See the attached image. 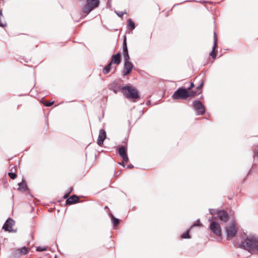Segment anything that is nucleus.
Returning <instances> with one entry per match:
<instances>
[{
  "mask_svg": "<svg viewBox=\"0 0 258 258\" xmlns=\"http://www.w3.org/2000/svg\"><path fill=\"white\" fill-rule=\"evenodd\" d=\"M120 90L122 91L123 94L126 98L133 102H136L137 100L140 97L138 90L131 86H124L120 88Z\"/></svg>",
  "mask_w": 258,
  "mask_h": 258,
  "instance_id": "nucleus-1",
  "label": "nucleus"
},
{
  "mask_svg": "<svg viewBox=\"0 0 258 258\" xmlns=\"http://www.w3.org/2000/svg\"><path fill=\"white\" fill-rule=\"evenodd\" d=\"M241 246L248 251L256 249L258 246V238L254 236L248 237L242 242Z\"/></svg>",
  "mask_w": 258,
  "mask_h": 258,
  "instance_id": "nucleus-2",
  "label": "nucleus"
},
{
  "mask_svg": "<svg viewBox=\"0 0 258 258\" xmlns=\"http://www.w3.org/2000/svg\"><path fill=\"white\" fill-rule=\"evenodd\" d=\"M99 4V0H86V5L82 8V12L88 15L92 11L98 8Z\"/></svg>",
  "mask_w": 258,
  "mask_h": 258,
  "instance_id": "nucleus-3",
  "label": "nucleus"
},
{
  "mask_svg": "<svg viewBox=\"0 0 258 258\" xmlns=\"http://www.w3.org/2000/svg\"><path fill=\"white\" fill-rule=\"evenodd\" d=\"M192 106L197 115H203L206 112L205 106L199 100H195L192 103Z\"/></svg>",
  "mask_w": 258,
  "mask_h": 258,
  "instance_id": "nucleus-4",
  "label": "nucleus"
},
{
  "mask_svg": "<svg viewBox=\"0 0 258 258\" xmlns=\"http://www.w3.org/2000/svg\"><path fill=\"white\" fill-rule=\"evenodd\" d=\"M238 230L237 224L233 222L229 224L226 228V231L227 233V239L230 240L235 236Z\"/></svg>",
  "mask_w": 258,
  "mask_h": 258,
  "instance_id": "nucleus-5",
  "label": "nucleus"
},
{
  "mask_svg": "<svg viewBox=\"0 0 258 258\" xmlns=\"http://www.w3.org/2000/svg\"><path fill=\"white\" fill-rule=\"evenodd\" d=\"M173 99L185 100L186 99V88L181 87L178 88L173 94Z\"/></svg>",
  "mask_w": 258,
  "mask_h": 258,
  "instance_id": "nucleus-6",
  "label": "nucleus"
},
{
  "mask_svg": "<svg viewBox=\"0 0 258 258\" xmlns=\"http://www.w3.org/2000/svg\"><path fill=\"white\" fill-rule=\"evenodd\" d=\"M209 228L211 232L217 236H221L222 235V230L219 223L215 220L212 221Z\"/></svg>",
  "mask_w": 258,
  "mask_h": 258,
  "instance_id": "nucleus-7",
  "label": "nucleus"
},
{
  "mask_svg": "<svg viewBox=\"0 0 258 258\" xmlns=\"http://www.w3.org/2000/svg\"><path fill=\"white\" fill-rule=\"evenodd\" d=\"M217 215V217H213V219L214 220H219L221 222L226 223L229 220V215L225 211H219L216 213Z\"/></svg>",
  "mask_w": 258,
  "mask_h": 258,
  "instance_id": "nucleus-8",
  "label": "nucleus"
},
{
  "mask_svg": "<svg viewBox=\"0 0 258 258\" xmlns=\"http://www.w3.org/2000/svg\"><path fill=\"white\" fill-rule=\"evenodd\" d=\"M122 55L124 60V62L130 61V57L128 54L126 42V37L125 35L123 36V40L122 43Z\"/></svg>",
  "mask_w": 258,
  "mask_h": 258,
  "instance_id": "nucleus-9",
  "label": "nucleus"
},
{
  "mask_svg": "<svg viewBox=\"0 0 258 258\" xmlns=\"http://www.w3.org/2000/svg\"><path fill=\"white\" fill-rule=\"evenodd\" d=\"M134 68L133 63L131 61L124 62L121 74L123 77L127 76L132 71Z\"/></svg>",
  "mask_w": 258,
  "mask_h": 258,
  "instance_id": "nucleus-10",
  "label": "nucleus"
},
{
  "mask_svg": "<svg viewBox=\"0 0 258 258\" xmlns=\"http://www.w3.org/2000/svg\"><path fill=\"white\" fill-rule=\"evenodd\" d=\"M118 154L122 158V161H128V158L127 155V148L124 146H121L118 149Z\"/></svg>",
  "mask_w": 258,
  "mask_h": 258,
  "instance_id": "nucleus-11",
  "label": "nucleus"
},
{
  "mask_svg": "<svg viewBox=\"0 0 258 258\" xmlns=\"http://www.w3.org/2000/svg\"><path fill=\"white\" fill-rule=\"evenodd\" d=\"M14 224L15 221L12 219L9 218L6 221L3 225V229L6 231L12 232V227Z\"/></svg>",
  "mask_w": 258,
  "mask_h": 258,
  "instance_id": "nucleus-12",
  "label": "nucleus"
},
{
  "mask_svg": "<svg viewBox=\"0 0 258 258\" xmlns=\"http://www.w3.org/2000/svg\"><path fill=\"white\" fill-rule=\"evenodd\" d=\"M106 138V133L104 129L99 131V136L97 139V144L100 146L103 144L104 141Z\"/></svg>",
  "mask_w": 258,
  "mask_h": 258,
  "instance_id": "nucleus-13",
  "label": "nucleus"
},
{
  "mask_svg": "<svg viewBox=\"0 0 258 258\" xmlns=\"http://www.w3.org/2000/svg\"><path fill=\"white\" fill-rule=\"evenodd\" d=\"M217 41L218 38L215 32H214V44L213 46V49L210 53V55L212 57L213 59H215L217 56V52H214V50L216 49L217 47Z\"/></svg>",
  "mask_w": 258,
  "mask_h": 258,
  "instance_id": "nucleus-14",
  "label": "nucleus"
},
{
  "mask_svg": "<svg viewBox=\"0 0 258 258\" xmlns=\"http://www.w3.org/2000/svg\"><path fill=\"white\" fill-rule=\"evenodd\" d=\"M110 62L112 64H116L117 65L120 64L121 62L120 52H117V53L112 55Z\"/></svg>",
  "mask_w": 258,
  "mask_h": 258,
  "instance_id": "nucleus-15",
  "label": "nucleus"
},
{
  "mask_svg": "<svg viewBox=\"0 0 258 258\" xmlns=\"http://www.w3.org/2000/svg\"><path fill=\"white\" fill-rule=\"evenodd\" d=\"M122 82L121 79H118L112 82L108 86V89H119L122 87L120 86V83Z\"/></svg>",
  "mask_w": 258,
  "mask_h": 258,
  "instance_id": "nucleus-16",
  "label": "nucleus"
},
{
  "mask_svg": "<svg viewBox=\"0 0 258 258\" xmlns=\"http://www.w3.org/2000/svg\"><path fill=\"white\" fill-rule=\"evenodd\" d=\"M79 198L78 196L74 195L67 199L66 204L72 205L76 203L79 202Z\"/></svg>",
  "mask_w": 258,
  "mask_h": 258,
  "instance_id": "nucleus-17",
  "label": "nucleus"
},
{
  "mask_svg": "<svg viewBox=\"0 0 258 258\" xmlns=\"http://www.w3.org/2000/svg\"><path fill=\"white\" fill-rule=\"evenodd\" d=\"M201 93V92H197L196 91H187L186 89V98L188 97H194L197 95H198Z\"/></svg>",
  "mask_w": 258,
  "mask_h": 258,
  "instance_id": "nucleus-18",
  "label": "nucleus"
},
{
  "mask_svg": "<svg viewBox=\"0 0 258 258\" xmlns=\"http://www.w3.org/2000/svg\"><path fill=\"white\" fill-rule=\"evenodd\" d=\"M18 253L20 255H24L27 254L29 251V249L26 247H23L17 250Z\"/></svg>",
  "mask_w": 258,
  "mask_h": 258,
  "instance_id": "nucleus-19",
  "label": "nucleus"
},
{
  "mask_svg": "<svg viewBox=\"0 0 258 258\" xmlns=\"http://www.w3.org/2000/svg\"><path fill=\"white\" fill-rule=\"evenodd\" d=\"M127 26L132 30H134L136 28L135 23L131 19L127 20Z\"/></svg>",
  "mask_w": 258,
  "mask_h": 258,
  "instance_id": "nucleus-20",
  "label": "nucleus"
},
{
  "mask_svg": "<svg viewBox=\"0 0 258 258\" xmlns=\"http://www.w3.org/2000/svg\"><path fill=\"white\" fill-rule=\"evenodd\" d=\"M112 65V64L109 62L108 64L104 67L103 70V72L105 75L108 74L110 72Z\"/></svg>",
  "mask_w": 258,
  "mask_h": 258,
  "instance_id": "nucleus-21",
  "label": "nucleus"
},
{
  "mask_svg": "<svg viewBox=\"0 0 258 258\" xmlns=\"http://www.w3.org/2000/svg\"><path fill=\"white\" fill-rule=\"evenodd\" d=\"M120 165L124 168L127 169H132L134 166L131 164V162H118Z\"/></svg>",
  "mask_w": 258,
  "mask_h": 258,
  "instance_id": "nucleus-22",
  "label": "nucleus"
},
{
  "mask_svg": "<svg viewBox=\"0 0 258 258\" xmlns=\"http://www.w3.org/2000/svg\"><path fill=\"white\" fill-rule=\"evenodd\" d=\"M19 189L26 191L27 189V184L25 181H22V182L19 183Z\"/></svg>",
  "mask_w": 258,
  "mask_h": 258,
  "instance_id": "nucleus-23",
  "label": "nucleus"
},
{
  "mask_svg": "<svg viewBox=\"0 0 258 258\" xmlns=\"http://www.w3.org/2000/svg\"><path fill=\"white\" fill-rule=\"evenodd\" d=\"M110 216L113 225L117 226L119 224V220L115 218L112 214H110Z\"/></svg>",
  "mask_w": 258,
  "mask_h": 258,
  "instance_id": "nucleus-24",
  "label": "nucleus"
},
{
  "mask_svg": "<svg viewBox=\"0 0 258 258\" xmlns=\"http://www.w3.org/2000/svg\"><path fill=\"white\" fill-rule=\"evenodd\" d=\"M204 84V80L203 79H201L199 81V84L196 87V89L198 90H201L203 87Z\"/></svg>",
  "mask_w": 258,
  "mask_h": 258,
  "instance_id": "nucleus-25",
  "label": "nucleus"
},
{
  "mask_svg": "<svg viewBox=\"0 0 258 258\" xmlns=\"http://www.w3.org/2000/svg\"><path fill=\"white\" fill-rule=\"evenodd\" d=\"M181 238H183V239H185V238H190V236L189 235V231L188 230L186 232L183 233L181 235Z\"/></svg>",
  "mask_w": 258,
  "mask_h": 258,
  "instance_id": "nucleus-26",
  "label": "nucleus"
},
{
  "mask_svg": "<svg viewBox=\"0 0 258 258\" xmlns=\"http://www.w3.org/2000/svg\"><path fill=\"white\" fill-rule=\"evenodd\" d=\"M115 13L119 17H122L123 16L124 14L126 13V12L125 11H124V12H122V11H119V12H118L117 11H115Z\"/></svg>",
  "mask_w": 258,
  "mask_h": 258,
  "instance_id": "nucleus-27",
  "label": "nucleus"
},
{
  "mask_svg": "<svg viewBox=\"0 0 258 258\" xmlns=\"http://www.w3.org/2000/svg\"><path fill=\"white\" fill-rule=\"evenodd\" d=\"M8 174L10 177L13 179H15L17 177V174L15 172H9Z\"/></svg>",
  "mask_w": 258,
  "mask_h": 258,
  "instance_id": "nucleus-28",
  "label": "nucleus"
},
{
  "mask_svg": "<svg viewBox=\"0 0 258 258\" xmlns=\"http://www.w3.org/2000/svg\"><path fill=\"white\" fill-rule=\"evenodd\" d=\"M54 101H48L45 102L44 104L45 106L50 107L53 105Z\"/></svg>",
  "mask_w": 258,
  "mask_h": 258,
  "instance_id": "nucleus-29",
  "label": "nucleus"
},
{
  "mask_svg": "<svg viewBox=\"0 0 258 258\" xmlns=\"http://www.w3.org/2000/svg\"><path fill=\"white\" fill-rule=\"evenodd\" d=\"M10 167H11V172H13V171L16 172V168L14 164H11Z\"/></svg>",
  "mask_w": 258,
  "mask_h": 258,
  "instance_id": "nucleus-30",
  "label": "nucleus"
},
{
  "mask_svg": "<svg viewBox=\"0 0 258 258\" xmlns=\"http://www.w3.org/2000/svg\"><path fill=\"white\" fill-rule=\"evenodd\" d=\"M47 249L46 247H37L36 250L38 251H43Z\"/></svg>",
  "mask_w": 258,
  "mask_h": 258,
  "instance_id": "nucleus-31",
  "label": "nucleus"
},
{
  "mask_svg": "<svg viewBox=\"0 0 258 258\" xmlns=\"http://www.w3.org/2000/svg\"><path fill=\"white\" fill-rule=\"evenodd\" d=\"M195 87V84L194 82H190L189 86L186 88L187 89V91L190 90L192 88H193Z\"/></svg>",
  "mask_w": 258,
  "mask_h": 258,
  "instance_id": "nucleus-32",
  "label": "nucleus"
},
{
  "mask_svg": "<svg viewBox=\"0 0 258 258\" xmlns=\"http://www.w3.org/2000/svg\"><path fill=\"white\" fill-rule=\"evenodd\" d=\"M109 90L113 91V92L115 94H117L118 91H121V90H119V89H109Z\"/></svg>",
  "mask_w": 258,
  "mask_h": 258,
  "instance_id": "nucleus-33",
  "label": "nucleus"
},
{
  "mask_svg": "<svg viewBox=\"0 0 258 258\" xmlns=\"http://www.w3.org/2000/svg\"><path fill=\"white\" fill-rule=\"evenodd\" d=\"M254 161L258 160V152H255L253 155Z\"/></svg>",
  "mask_w": 258,
  "mask_h": 258,
  "instance_id": "nucleus-34",
  "label": "nucleus"
},
{
  "mask_svg": "<svg viewBox=\"0 0 258 258\" xmlns=\"http://www.w3.org/2000/svg\"><path fill=\"white\" fill-rule=\"evenodd\" d=\"M72 190V189L69 192L63 196V198L68 199L69 198V195H70V193L71 192Z\"/></svg>",
  "mask_w": 258,
  "mask_h": 258,
  "instance_id": "nucleus-35",
  "label": "nucleus"
},
{
  "mask_svg": "<svg viewBox=\"0 0 258 258\" xmlns=\"http://www.w3.org/2000/svg\"><path fill=\"white\" fill-rule=\"evenodd\" d=\"M3 16V15L2 10H0V17Z\"/></svg>",
  "mask_w": 258,
  "mask_h": 258,
  "instance_id": "nucleus-36",
  "label": "nucleus"
},
{
  "mask_svg": "<svg viewBox=\"0 0 258 258\" xmlns=\"http://www.w3.org/2000/svg\"><path fill=\"white\" fill-rule=\"evenodd\" d=\"M178 5H179V4H175V5L173 6V8L175 7L176 6H178Z\"/></svg>",
  "mask_w": 258,
  "mask_h": 258,
  "instance_id": "nucleus-37",
  "label": "nucleus"
},
{
  "mask_svg": "<svg viewBox=\"0 0 258 258\" xmlns=\"http://www.w3.org/2000/svg\"><path fill=\"white\" fill-rule=\"evenodd\" d=\"M110 1H111V0H108V1L107 3V5H108V4L110 3Z\"/></svg>",
  "mask_w": 258,
  "mask_h": 258,
  "instance_id": "nucleus-38",
  "label": "nucleus"
},
{
  "mask_svg": "<svg viewBox=\"0 0 258 258\" xmlns=\"http://www.w3.org/2000/svg\"><path fill=\"white\" fill-rule=\"evenodd\" d=\"M108 209V207L106 206V207H105V209Z\"/></svg>",
  "mask_w": 258,
  "mask_h": 258,
  "instance_id": "nucleus-39",
  "label": "nucleus"
},
{
  "mask_svg": "<svg viewBox=\"0 0 258 258\" xmlns=\"http://www.w3.org/2000/svg\"><path fill=\"white\" fill-rule=\"evenodd\" d=\"M186 2V1H183V2H181L180 4H182V3H185V2Z\"/></svg>",
  "mask_w": 258,
  "mask_h": 258,
  "instance_id": "nucleus-40",
  "label": "nucleus"
},
{
  "mask_svg": "<svg viewBox=\"0 0 258 258\" xmlns=\"http://www.w3.org/2000/svg\"><path fill=\"white\" fill-rule=\"evenodd\" d=\"M256 249H258V246H257V247L256 248Z\"/></svg>",
  "mask_w": 258,
  "mask_h": 258,
  "instance_id": "nucleus-41",
  "label": "nucleus"
},
{
  "mask_svg": "<svg viewBox=\"0 0 258 258\" xmlns=\"http://www.w3.org/2000/svg\"><path fill=\"white\" fill-rule=\"evenodd\" d=\"M55 258H56V257Z\"/></svg>",
  "mask_w": 258,
  "mask_h": 258,
  "instance_id": "nucleus-42",
  "label": "nucleus"
}]
</instances>
